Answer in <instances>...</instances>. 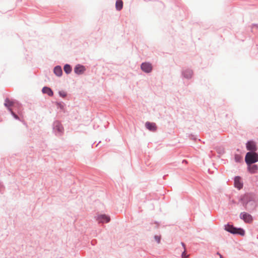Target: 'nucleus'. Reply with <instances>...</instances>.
<instances>
[{"instance_id": "obj_1", "label": "nucleus", "mask_w": 258, "mask_h": 258, "mask_svg": "<svg viewBox=\"0 0 258 258\" xmlns=\"http://www.w3.org/2000/svg\"><path fill=\"white\" fill-rule=\"evenodd\" d=\"M239 201L246 211L251 212L255 209L256 203L254 196L250 194H245L240 196Z\"/></svg>"}, {"instance_id": "obj_2", "label": "nucleus", "mask_w": 258, "mask_h": 258, "mask_svg": "<svg viewBox=\"0 0 258 258\" xmlns=\"http://www.w3.org/2000/svg\"><path fill=\"white\" fill-rule=\"evenodd\" d=\"M224 229L227 232L234 234V235H239L240 236H244L245 231L242 228H238L234 227L232 224L227 223L225 225Z\"/></svg>"}, {"instance_id": "obj_3", "label": "nucleus", "mask_w": 258, "mask_h": 258, "mask_svg": "<svg viewBox=\"0 0 258 258\" xmlns=\"http://www.w3.org/2000/svg\"><path fill=\"white\" fill-rule=\"evenodd\" d=\"M258 161V153L248 152L245 156V162L247 165L254 164Z\"/></svg>"}, {"instance_id": "obj_4", "label": "nucleus", "mask_w": 258, "mask_h": 258, "mask_svg": "<svg viewBox=\"0 0 258 258\" xmlns=\"http://www.w3.org/2000/svg\"><path fill=\"white\" fill-rule=\"evenodd\" d=\"M53 131L57 136H60L62 135L64 131L63 127L60 121L55 120L52 124Z\"/></svg>"}, {"instance_id": "obj_5", "label": "nucleus", "mask_w": 258, "mask_h": 258, "mask_svg": "<svg viewBox=\"0 0 258 258\" xmlns=\"http://www.w3.org/2000/svg\"><path fill=\"white\" fill-rule=\"evenodd\" d=\"M4 105L15 119L21 120L19 116L14 111H13L11 108V107L13 106L14 105V102L13 101L10 100L8 98H6Z\"/></svg>"}, {"instance_id": "obj_6", "label": "nucleus", "mask_w": 258, "mask_h": 258, "mask_svg": "<svg viewBox=\"0 0 258 258\" xmlns=\"http://www.w3.org/2000/svg\"><path fill=\"white\" fill-rule=\"evenodd\" d=\"M239 218L246 223H251L253 220L252 216L249 213L245 212H241L240 214Z\"/></svg>"}, {"instance_id": "obj_7", "label": "nucleus", "mask_w": 258, "mask_h": 258, "mask_svg": "<svg viewBox=\"0 0 258 258\" xmlns=\"http://www.w3.org/2000/svg\"><path fill=\"white\" fill-rule=\"evenodd\" d=\"M234 186L238 190L243 188V182L242 178L240 176H236L233 178Z\"/></svg>"}, {"instance_id": "obj_8", "label": "nucleus", "mask_w": 258, "mask_h": 258, "mask_svg": "<svg viewBox=\"0 0 258 258\" xmlns=\"http://www.w3.org/2000/svg\"><path fill=\"white\" fill-rule=\"evenodd\" d=\"M141 69L146 73H150L153 70V67L151 63L149 62H142L141 64Z\"/></svg>"}, {"instance_id": "obj_9", "label": "nucleus", "mask_w": 258, "mask_h": 258, "mask_svg": "<svg viewBox=\"0 0 258 258\" xmlns=\"http://www.w3.org/2000/svg\"><path fill=\"white\" fill-rule=\"evenodd\" d=\"M246 148L249 152H256L257 149L255 142L252 140H249L246 143Z\"/></svg>"}, {"instance_id": "obj_10", "label": "nucleus", "mask_w": 258, "mask_h": 258, "mask_svg": "<svg viewBox=\"0 0 258 258\" xmlns=\"http://www.w3.org/2000/svg\"><path fill=\"white\" fill-rule=\"evenodd\" d=\"M97 220L99 223H107L110 221V218L109 216L103 214H99L97 216Z\"/></svg>"}, {"instance_id": "obj_11", "label": "nucleus", "mask_w": 258, "mask_h": 258, "mask_svg": "<svg viewBox=\"0 0 258 258\" xmlns=\"http://www.w3.org/2000/svg\"><path fill=\"white\" fill-rule=\"evenodd\" d=\"M86 69L85 67L81 64H77L74 68V72L78 75H81L84 73Z\"/></svg>"}, {"instance_id": "obj_12", "label": "nucleus", "mask_w": 258, "mask_h": 258, "mask_svg": "<svg viewBox=\"0 0 258 258\" xmlns=\"http://www.w3.org/2000/svg\"><path fill=\"white\" fill-rule=\"evenodd\" d=\"M192 75H193V71H192V70L189 69H186L183 70L181 72V76L183 78H184L187 80L190 79L192 78Z\"/></svg>"}, {"instance_id": "obj_13", "label": "nucleus", "mask_w": 258, "mask_h": 258, "mask_svg": "<svg viewBox=\"0 0 258 258\" xmlns=\"http://www.w3.org/2000/svg\"><path fill=\"white\" fill-rule=\"evenodd\" d=\"M145 126L150 131H155L157 130V126L155 123L147 121L145 123Z\"/></svg>"}, {"instance_id": "obj_14", "label": "nucleus", "mask_w": 258, "mask_h": 258, "mask_svg": "<svg viewBox=\"0 0 258 258\" xmlns=\"http://www.w3.org/2000/svg\"><path fill=\"white\" fill-rule=\"evenodd\" d=\"M247 165V170L249 173L254 174L257 172V171L258 170V166L257 165L253 164L251 165V164H249Z\"/></svg>"}, {"instance_id": "obj_15", "label": "nucleus", "mask_w": 258, "mask_h": 258, "mask_svg": "<svg viewBox=\"0 0 258 258\" xmlns=\"http://www.w3.org/2000/svg\"><path fill=\"white\" fill-rule=\"evenodd\" d=\"M53 73L57 77H61L62 75V70L59 65L56 66L53 68Z\"/></svg>"}, {"instance_id": "obj_16", "label": "nucleus", "mask_w": 258, "mask_h": 258, "mask_svg": "<svg viewBox=\"0 0 258 258\" xmlns=\"http://www.w3.org/2000/svg\"><path fill=\"white\" fill-rule=\"evenodd\" d=\"M42 92L43 94H46L49 96L52 97L53 96V91L49 87L44 86L42 89Z\"/></svg>"}, {"instance_id": "obj_17", "label": "nucleus", "mask_w": 258, "mask_h": 258, "mask_svg": "<svg viewBox=\"0 0 258 258\" xmlns=\"http://www.w3.org/2000/svg\"><path fill=\"white\" fill-rule=\"evenodd\" d=\"M63 70L66 74H70L72 71V67L71 64L66 63L63 66Z\"/></svg>"}, {"instance_id": "obj_18", "label": "nucleus", "mask_w": 258, "mask_h": 258, "mask_svg": "<svg viewBox=\"0 0 258 258\" xmlns=\"http://www.w3.org/2000/svg\"><path fill=\"white\" fill-rule=\"evenodd\" d=\"M115 8L117 11H120L123 8V2L122 0H117L115 3Z\"/></svg>"}, {"instance_id": "obj_19", "label": "nucleus", "mask_w": 258, "mask_h": 258, "mask_svg": "<svg viewBox=\"0 0 258 258\" xmlns=\"http://www.w3.org/2000/svg\"><path fill=\"white\" fill-rule=\"evenodd\" d=\"M234 160L237 163H241L242 161V157L239 154H236L234 156Z\"/></svg>"}, {"instance_id": "obj_20", "label": "nucleus", "mask_w": 258, "mask_h": 258, "mask_svg": "<svg viewBox=\"0 0 258 258\" xmlns=\"http://www.w3.org/2000/svg\"><path fill=\"white\" fill-rule=\"evenodd\" d=\"M55 104L57 107V108L60 109V110H63L64 109V104L62 102H56Z\"/></svg>"}, {"instance_id": "obj_21", "label": "nucleus", "mask_w": 258, "mask_h": 258, "mask_svg": "<svg viewBox=\"0 0 258 258\" xmlns=\"http://www.w3.org/2000/svg\"><path fill=\"white\" fill-rule=\"evenodd\" d=\"M58 94L59 96L62 98H65L67 96V93L62 90L59 91Z\"/></svg>"}, {"instance_id": "obj_22", "label": "nucleus", "mask_w": 258, "mask_h": 258, "mask_svg": "<svg viewBox=\"0 0 258 258\" xmlns=\"http://www.w3.org/2000/svg\"><path fill=\"white\" fill-rule=\"evenodd\" d=\"M154 238L157 243H159L160 242L161 237L160 236L155 235Z\"/></svg>"}, {"instance_id": "obj_23", "label": "nucleus", "mask_w": 258, "mask_h": 258, "mask_svg": "<svg viewBox=\"0 0 258 258\" xmlns=\"http://www.w3.org/2000/svg\"><path fill=\"white\" fill-rule=\"evenodd\" d=\"M181 257L182 258H188V255L185 252V250H184V251L182 252Z\"/></svg>"}, {"instance_id": "obj_24", "label": "nucleus", "mask_w": 258, "mask_h": 258, "mask_svg": "<svg viewBox=\"0 0 258 258\" xmlns=\"http://www.w3.org/2000/svg\"><path fill=\"white\" fill-rule=\"evenodd\" d=\"M189 138L190 139L192 140H194V141H196L197 138V137L194 135H190V136H189Z\"/></svg>"}, {"instance_id": "obj_25", "label": "nucleus", "mask_w": 258, "mask_h": 258, "mask_svg": "<svg viewBox=\"0 0 258 258\" xmlns=\"http://www.w3.org/2000/svg\"><path fill=\"white\" fill-rule=\"evenodd\" d=\"M4 188V187L3 184L0 182V192H2Z\"/></svg>"}, {"instance_id": "obj_26", "label": "nucleus", "mask_w": 258, "mask_h": 258, "mask_svg": "<svg viewBox=\"0 0 258 258\" xmlns=\"http://www.w3.org/2000/svg\"><path fill=\"white\" fill-rule=\"evenodd\" d=\"M181 245L182 246V247H183V248L184 249V250H185V248H186V245H185V244L184 242H181Z\"/></svg>"}, {"instance_id": "obj_27", "label": "nucleus", "mask_w": 258, "mask_h": 258, "mask_svg": "<svg viewBox=\"0 0 258 258\" xmlns=\"http://www.w3.org/2000/svg\"><path fill=\"white\" fill-rule=\"evenodd\" d=\"M254 27L257 28H258V25L257 24H252L251 28L253 29Z\"/></svg>"}, {"instance_id": "obj_28", "label": "nucleus", "mask_w": 258, "mask_h": 258, "mask_svg": "<svg viewBox=\"0 0 258 258\" xmlns=\"http://www.w3.org/2000/svg\"><path fill=\"white\" fill-rule=\"evenodd\" d=\"M96 243V240H92L91 241V244L93 245H94L95 244V243Z\"/></svg>"}, {"instance_id": "obj_29", "label": "nucleus", "mask_w": 258, "mask_h": 258, "mask_svg": "<svg viewBox=\"0 0 258 258\" xmlns=\"http://www.w3.org/2000/svg\"><path fill=\"white\" fill-rule=\"evenodd\" d=\"M231 203H232V204H236V201H235L234 200H231Z\"/></svg>"}, {"instance_id": "obj_30", "label": "nucleus", "mask_w": 258, "mask_h": 258, "mask_svg": "<svg viewBox=\"0 0 258 258\" xmlns=\"http://www.w3.org/2000/svg\"><path fill=\"white\" fill-rule=\"evenodd\" d=\"M217 254L219 255V256H220V255H222L219 252H217Z\"/></svg>"}, {"instance_id": "obj_31", "label": "nucleus", "mask_w": 258, "mask_h": 258, "mask_svg": "<svg viewBox=\"0 0 258 258\" xmlns=\"http://www.w3.org/2000/svg\"><path fill=\"white\" fill-rule=\"evenodd\" d=\"M183 162H184V163H185V162H186H186H187V161H186V160H183Z\"/></svg>"}, {"instance_id": "obj_32", "label": "nucleus", "mask_w": 258, "mask_h": 258, "mask_svg": "<svg viewBox=\"0 0 258 258\" xmlns=\"http://www.w3.org/2000/svg\"><path fill=\"white\" fill-rule=\"evenodd\" d=\"M220 258H223V257L222 256V255H220Z\"/></svg>"}]
</instances>
